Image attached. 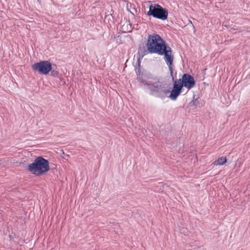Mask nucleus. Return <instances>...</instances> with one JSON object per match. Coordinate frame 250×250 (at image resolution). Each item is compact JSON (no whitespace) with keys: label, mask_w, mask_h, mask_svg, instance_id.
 <instances>
[{"label":"nucleus","mask_w":250,"mask_h":250,"mask_svg":"<svg viewBox=\"0 0 250 250\" xmlns=\"http://www.w3.org/2000/svg\"><path fill=\"white\" fill-rule=\"evenodd\" d=\"M165 46V42L159 35H149L148 36L146 47L148 53L158 54Z\"/></svg>","instance_id":"nucleus-2"},{"label":"nucleus","mask_w":250,"mask_h":250,"mask_svg":"<svg viewBox=\"0 0 250 250\" xmlns=\"http://www.w3.org/2000/svg\"><path fill=\"white\" fill-rule=\"evenodd\" d=\"M126 26V31H124V32H130L131 30V26L129 23H127L126 25L124 24L122 26L123 30H125V26Z\"/></svg>","instance_id":"nucleus-10"},{"label":"nucleus","mask_w":250,"mask_h":250,"mask_svg":"<svg viewBox=\"0 0 250 250\" xmlns=\"http://www.w3.org/2000/svg\"><path fill=\"white\" fill-rule=\"evenodd\" d=\"M160 55H164V60L168 67L169 70L170 71V75L172 77V80H174L173 77V68H172V63L173 61L174 57L172 55V52L171 48L168 45H166L162 50L158 53Z\"/></svg>","instance_id":"nucleus-5"},{"label":"nucleus","mask_w":250,"mask_h":250,"mask_svg":"<svg viewBox=\"0 0 250 250\" xmlns=\"http://www.w3.org/2000/svg\"><path fill=\"white\" fill-rule=\"evenodd\" d=\"M227 162V159L226 158L221 157L218 159L217 160L213 162V164L216 166L223 165Z\"/></svg>","instance_id":"nucleus-9"},{"label":"nucleus","mask_w":250,"mask_h":250,"mask_svg":"<svg viewBox=\"0 0 250 250\" xmlns=\"http://www.w3.org/2000/svg\"><path fill=\"white\" fill-rule=\"evenodd\" d=\"M181 83L183 86L188 90L193 88L195 85V81L193 77L188 74H184L182 76V79H181Z\"/></svg>","instance_id":"nucleus-8"},{"label":"nucleus","mask_w":250,"mask_h":250,"mask_svg":"<svg viewBox=\"0 0 250 250\" xmlns=\"http://www.w3.org/2000/svg\"><path fill=\"white\" fill-rule=\"evenodd\" d=\"M32 69L40 74L47 75L52 69L51 63L47 61H41L35 63L32 66Z\"/></svg>","instance_id":"nucleus-6"},{"label":"nucleus","mask_w":250,"mask_h":250,"mask_svg":"<svg viewBox=\"0 0 250 250\" xmlns=\"http://www.w3.org/2000/svg\"><path fill=\"white\" fill-rule=\"evenodd\" d=\"M51 71V75L54 77H56L58 76V73L56 71H55L54 70H52Z\"/></svg>","instance_id":"nucleus-11"},{"label":"nucleus","mask_w":250,"mask_h":250,"mask_svg":"<svg viewBox=\"0 0 250 250\" xmlns=\"http://www.w3.org/2000/svg\"><path fill=\"white\" fill-rule=\"evenodd\" d=\"M144 84L151 92H156L161 95H167L169 92V90L167 89V83L159 80H150L145 82Z\"/></svg>","instance_id":"nucleus-3"},{"label":"nucleus","mask_w":250,"mask_h":250,"mask_svg":"<svg viewBox=\"0 0 250 250\" xmlns=\"http://www.w3.org/2000/svg\"><path fill=\"white\" fill-rule=\"evenodd\" d=\"M50 169L49 162L43 157L39 156L28 165V170L36 176H41L48 172Z\"/></svg>","instance_id":"nucleus-1"},{"label":"nucleus","mask_w":250,"mask_h":250,"mask_svg":"<svg viewBox=\"0 0 250 250\" xmlns=\"http://www.w3.org/2000/svg\"><path fill=\"white\" fill-rule=\"evenodd\" d=\"M183 87V85L181 83V79L175 80L174 81L173 88L170 92L169 98L172 100H176L180 94Z\"/></svg>","instance_id":"nucleus-7"},{"label":"nucleus","mask_w":250,"mask_h":250,"mask_svg":"<svg viewBox=\"0 0 250 250\" xmlns=\"http://www.w3.org/2000/svg\"><path fill=\"white\" fill-rule=\"evenodd\" d=\"M147 15L158 19L165 20L167 18L168 11L158 4H151L149 6Z\"/></svg>","instance_id":"nucleus-4"}]
</instances>
